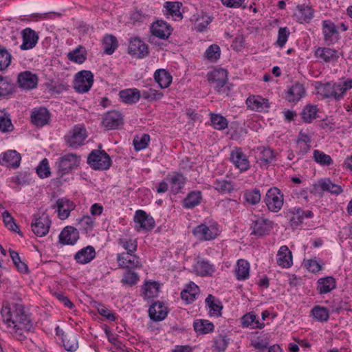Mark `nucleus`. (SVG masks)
Masks as SVG:
<instances>
[{
	"label": "nucleus",
	"mask_w": 352,
	"mask_h": 352,
	"mask_svg": "<svg viewBox=\"0 0 352 352\" xmlns=\"http://www.w3.org/2000/svg\"><path fill=\"white\" fill-rule=\"evenodd\" d=\"M291 226L297 227L302 223L305 218H311L314 213L311 210H304L300 208H293L289 210Z\"/></svg>",
	"instance_id": "4be33fe9"
},
{
	"label": "nucleus",
	"mask_w": 352,
	"mask_h": 352,
	"mask_svg": "<svg viewBox=\"0 0 352 352\" xmlns=\"http://www.w3.org/2000/svg\"><path fill=\"white\" fill-rule=\"evenodd\" d=\"M205 301L210 308V315L215 316H221V311L223 307L220 305V303L217 304L214 302V297L212 295L209 294Z\"/></svg>",
	"instance_id": "13d9d810"
},
{
	"label": "nucleus",
	"mask_w": 352,
	"mask_h": 352,
	"mask_svg": "<svg viewBox=\"0 0 352 352\" xmlns=\"http://www.w3.org/2000/svg\"><path fill=\"white\" fill-rule=\"evenodd\" d=\"M230 160L241 172L247 171L250 168V161L240 147L235 148L231 151Z\"/></svg>",
	"instance_id": "9d476101"
},
{
	"label": "nucleus",
	"mask_w": 352,
	"mask_h": 352,
	"mask_svg": "<svg viewBox=\"0 0 352 352\" xmlns=\"http://www.w3.org/2000/svg\"><path fill=\"white\" fill-rule=\"evenodd\" d=\"M12 55L4 48H0V71L8 68L11 63Z\"/></svg>",
	"instance_id": "0e129e2a"
},
{
	"label": "nucleus",
	"mask_w": 352,
	"mask_h": 352,
	"mask_svg": "<svg viewBox=\"0 0 352 352\" xmlns=\"http://www.w3.org/2000/svg\"><path fill=\"white\" fill-rule=\"evenodd\" d=\"M332 85L333 83L331 82H318L316 86V89H317L318 94L321 95L323 98H331L333 95L332 92Z\"/></svg>",
	"instance_id": "052dcab7"
},
{
	"label": "nucleus",
	"mask_w": 352,
	"mask_h": 352,
	"mask_svg": "<svg viewBox=\"0 0 352 352\" xmlns=\"http://www.w3.org/2000/svg\"><path fill=\"white\" fill-rule=\"evenodd\" d=\"M38 82V76L30 71L22 72L17 76V84L20 88L24 90H31L36 88Z\"/></svg>",
	"instance_id": "9b49d317"
},
{
	"label": "nucleus",
	"mask_w": 352,
	"mask_h": 352,
	"mask_svg": "<svg viewBox=\"0 0 352 352\" xmlns=\"http://www.w3.org/2000/svg\"><path fill=\"white\" fill-rule=\"evenodd\" d=\"M305 94L304 85L300 82H295L285 91V98L289 102L296 103L305 96Z\"/></svg>",
	"instance_id": "a211bd4d"
},
{
	"label": "nucleus",
	"mask_w": 352,
	"mask_h": 352,
	"mask_svg": "<svg viewBox=\"0 0 352 352\" xmlns=\"http://www.w3.org/2000/svg\"><path fill=\"white\" fill-rule=\"evenodd\" d=\"M67 58L74 63L82 64L87 60V50L83 46L79 45L67 54Z\"/></svg>",
	"instance_id": "a19ab883"
},
{
	"label": "nucleus",
	"mask_w": 352,
	"mask_h": 352,
	"mask_svg": "<svg viewBox=\"0 0 352 352\" xmlns=\"http://www.w3.org/2000/svg\"><path fill=\"white\" fill-rule=\"evenodd\" d=\"M315 320L318 322H326L329 318V311L327 308L319 305L313 307L311 311Z\"/></svg>",
	"instance_id": "8fccbe9b"
},
{
	"label": "nucleus",
	"mask_w": 352,
	"mask_h": 352,
	"mask_svg": "<svg viewBox=\"0 0 352 352\" xmlns=\"http://www.w3.org/2000/svg\"><path fill=\"white\" fill-rule=\"evenodd\" d=\"M182 3L179 1H166L164 4V8L166 9V14L171 16L174 20H182L183 18L182 13L180 8Z\"/></svg>",
	"instance_id": "4c0bfd02"
},
{
	"label": "nucleus",
	"mask_w": 352,
	"mask_h": 352,
	"mask_svg": "<svg viewBox=\"0 0 352 352\" xmlns=\"http://www.w3.org/2000/svg\"><path fill=\"white\" fill-rule=\"evenodd\" d=\"M250 276V263L245 259H239L235 268V276L238 280H244Z\"/></svg>",
	"instance_id": "ea45409f"
},
{
	"label": "nucleus",
	"mask_w": 352,
	"mask_h": 352,
	"mask_svg": "<svg viewBox=\"0 0 352 352\" xmlns=\"http://www.w3.org/2000/svg\"><path fill=\"white\" fill-rule=\"evenodd\" d=\"M314 160L321 166H329L333 164V160L330 155L319 150H314L313 153Z\"/></svg>",
	"instance_id": "603ef678"
},
{
	"label": "nucleus",
	"mask_w": 352,
	"mask_h": 352,
	"mask_svg": "<svg viewBox=\"0 0 352 352\" xmlns=\"http://www.w3.org/2000/svg\"><path fill=\"white\" fill-rule=\"evenodd\" d=\"M80 162V156L74 153H68L58 158L56 164L61 175L69 173L77 168Z\"/></svg>",
	"instance_id": "20e7f679"
},
{
	"label": "nucleus",
	"mask_w": 352,
	"mask_h": 352,
	"mask_svg": "<svg viewBox=\"0 0 352 352\" xmlns=\"http://www.w3.org/2000/svg\"><path fill=\"white\" fill-rule=\"evenodd\" d=\"M138 280L139 277L138 274L129 269L124 272L121 282L123 284L132 286L135 285Z\"/></svg>",
	"instance_id": "774afa93"
},
{
	"label": "nucleus",
	"mask_w": 352,
	"mask_h": 352,
	"mask_svg": "<svg viewBox=\"0 0 352 352\" xmlns=\"http://www.w3.org/2000/svg\"><path fill=\"white\" fill-rule=\"evenodd\" d=\"M2 218L6 227L12 231L21 233L19 227L16 224L14 219L8 210L2 212Z\"/></svg>",
	"instance_id": "5fc2aeb1"
},
{
	"label": "nucleus",
	"mask_w": 352,
	"mask_h": 352,
	"mask_svg": "<svg viewBox=\"0 0 352 352\" xmlns=\"http://www.w3.org/2000/svg\"><path fill=\"white\" fill-rule=\"evenodd\" d=\"M154 79L162 89L167 88L172 82V76L164 69H157L154 73Z\"/></svg>",
	"instance_id": "e433bc0d"
},
{
	"label": "nucleus",
	"mask_w": 352,
	"mask_h": 352,
	"mask_svg": "<svg viewBox=\"0 0 352 352\" xmlns=\"http://www.w3.org/2000/svg\"><path fill=\"white\" fill-rule=\"evenodd\" d=\"M95 219L90 216H84L78 220V225L80 229L88 233L93 230Z\"/></svg>",
	"instance_id": "680f3d73"
},
{
	"label": "nucleus",
	"mask_w": 352,
	"mask_h": 352,
	"mask_svg": "<svg viewBox=\"0 0 352 352\" xmlns=\"http://www.w3.org/2000/svg\"><path fill=\"white\" fill-rule=\"evenodd\" d=\"M150 318L153 321H161L167 316L166 307L162 302H155L148 309Z\"/></svg>",
	"instance_id": "c756f323"
},
{
	"label": "nucleus",
	"mask_w": 352,
	"mask_h": 352,
	"mask_svg": "<svg viewBox=\"0 0 352 352\" xmlns=\"http://www.w3.org/2000/svg\"><path fill=\"white\" fill-rule=\"evenodd\" d=\"M142 289L144 291V296L146 298L154 297L158 292V287L155 282H146Z\"/></svg>",
	"instance_id": "338daca9"
},
{
	"label": "nucleus",
	"mask_w": 352,
	"mask_h": 352,
	"mask_svg": "<svg viewBox=\"0 0 352 352\" xmlns=\"http://www.w3.org/2000/svg\"><path fill=\"white\" fill-rule=\"evenodd\" d=\"M15 85L8 77L0 76V97H5L14 91Z\"/></svg>",
	"instance_id": "09e8293b"
},
{
	"label": "nucleus",
	"mask_w": 352,
	"mask_h": 352,
	"mask_svg": "<svg viewBox=\"0 0 352 352\" xmlns=\"http://www.w3.org/2000/svg\"><path fill=\"white\" fill-rule=\"evenodd\" d=\"M248 107L252 111L268 112L270 107L268 99L259 96H252L246 100Z\"/></svg>",
	"instance_id": "f3484780"
},
{
	"label": "nucleus",
	"mask_w": 352,
	"mask_h": 352,
	"mask_svg": "<svg viewBox=\"0 0 352 352\" xmlns=\"http://www.w3.org/2000/svg\"><path fill=\"white\" fill-rule=\"evenodd\" d=\"M63 343L65 350L69 352H74L78 348V340L76 336H65L63 338Z\"/></svg>",
	"instance_id": "6e6d98bb"
},
{
	"label": "nucleus",
	"mask_w": 352,
	"mask_h": 352,
	"mask_svg": "<svg viewBox=\"0 0 352 352\" xmlns=\"http://www.w3.org/2000/svg\"><path fill=\"white\" fill-rule=\"evenodd\" d=\"M252 234L263 236L268 234L273 228V223L269 219L258 218L252 223Z\"/></svg>",
	"instance_id": "dca6fc26"
},
{
	"label": "nucleus",
	"mask_w": 352,
	"mask_h": 352,
	"mask_svg": "<svg viewBox=\"0 0 352 352\" xmlns=\"http://www.w3.org/2000/svg\"><path fill=\"white\" fill-rule=\"evenodd\" d=\"M21 157L15 150L7 151L0 155V164L10 167L12 168H16L19 166Z\"/></svg>",
	"instance_id": "412c9836"
},
{
	"label": "nucleus",
	"mask_w": 352,
	"mask_h": 352,
	"mask_svg": "<svg viewBox=\"0 0 352 352\" xmlns=\"http://www.w3.org/2000/svg\"><path fill=\"white\" fill-rule=\"evenodd\" d=\"M208 80L212 84L217 91L228 94L223 89L228 80V72L225 69H215L207 75Z\"/></svg>",
	"instance_id": "6e6552de"
},
{
	"label": "nucleus",
	"mask_w": 352,
	"mask_h": 352,
	"mask_svg": "<svg viewBox=\"0 0 352 352\" xmlns=\"http://www.w3.org/2000/svg\"><path fill=\"white\" fill-rule=\"evenodd\" d=\"M50 119V114L45 107L34 109L31 114L32 123L36 126H43L48 123Z\"/></svg>",
	"instance_id": "cd10ccee"
},
{
	"label": "nucleus",
	"mask_w": 352,
	"mask_h": 352,
	"mask_svg": "<svg viewBox=\"0 0 352 352\" xmlns=\"http://www.w3.org/2000/svg\"><path fill=\"white\" fill-rule=\"evenodd\" d=\"M318 109L317 106L307 104L304 107L301 112V119L303 122L311 123L316 118Z\"/></svg>",
	"instance_id": "c03bdc74"
},
{
	"label": "nucleus",
	"mask_w": 352,
	"mask_h": 352,
	"mask_svg": "<svg viewBox=\"0 0 352 352\" xmlns=\"http://www.w3.org/2000/svg\"><path fill=\"white\" fill-rule=\"evenodd\" d=\"M78 239V231L73 226H66L59 234V242L64 245H74Z\"/></svg>",
	"instance_id": "5701e85b"
},
{
	"label": "nucleus",
	"mask_w": 352,
	"mask_h": 352,
	"mask_svg": "<svg viewBox=\"0 0 352 352\" xmlns=\"http://www.w3.org/2000/svg\"><path fill=\"white\" fill-rule=\"evenodd\" d=\"M264 202L269 210L277 212L280 210L283 206V194L277 187H272L267 191Z\"/></svg>",
	"instance_id": "7ed1b4c3"
},
{
	"label": "nucleus",
	"mask_w": 352,
	"mask_h": 352,
	"mask_svg": "<svg viewBox=\"0 0 352 352\" xmlns=\"http://www.w3.org/2000/svg\"><path fill=\"white\" fill-rule=\"evenodd\" d=\"M94 83V74L91 71L82 70L75 76L74 89L78 93L88 92Z\"/></svg>",
	"instance_id": "423d86ee"
},
{
	"label": "nucleus",
	"mask_w": 352,
	"mask_h": 352,
	"mask_svg": "<svg viewBox=\"0 0 352 352\" xmlns=\"http://www.w3.org/2000/svg\"><path fill=\"white\" fill-rule=\"evenodd\" d=\"M324 41L327 45L335 44L339 39V32L336 24L331 20H324L322 23Z\"/></svg>",
	"instance_id": "1a4fd4ad"
},
{
	"label": "nucleus",
	"mask_w": 352,
	"mask_h": 352,
	"mask_svg": "<svg viewBox=\"0 0 352 352\" xmlns=\"http://www.w3.org/2000/svg\"><path fill=\"white\" fill-rule=\"evenodd\" d=\"M124 123L122 114L117 111L107 113L102 119V125L108 130L116 129Z\"/></svg>",
	"instance_id": "aec40b11"
},
{
	"label": "nucleus",
	"mask_w": 352,
	"mask_h": 352,
	"mask_svg": "<svg viewBox=\"0 0 352 352\" xmlns=\"http://www.w3.org/2000/svg\"><path fill=\"white\" fill-rule=\"evenodd\" d=\"M243 197L245 200L252 205L259 203L261 198L260 190L257 188L247 190L245 192Z\"/></svg>",
	"instance_id": "4d7b16f0"
},
{
	"label": "nucleus",
	"mask_w": 352,
	"mask_h": 352,
	"mask_svg": "<svg viewBox=\"0 0 352 352\" xmlns=\"http://www.w3.org/2000/svg\"><path fill=\"white\" fill-rule=\"evenodd\" d=\"M142 96L144 99L153 102L161 100L164 94L162 92L158 91L153 88H148L142 91Z\"/></svg>",
	"instance_id": "864d4df0"
},
{
	"label": "nucleus",
	"mask_w": 352,
	"mask_h": 352,
	"mask_svg": "<svg viewBox=\"0 0 352 352\" xmlns=\"http://www.w3.org/2000/svg\"><path fill=\"white\" fill-rule=\"evenodd\" d=\"M56 207L58 212V217L61 220L67 219L70 214L71 211L74 210L76 206L73 201L60 198L56 201Z\"/></svg>",
	"instance_id": "393cba45"
},
{
	"label": "nucleus",
	"mask_w": 352,
	"mask_h": 352,
	"mask_svg": "<svg viewBox=\"0 0 352 352\" xmlns=\"http://www.w3.org/2000/svg\"><path fill=\"white\" fill-rule=\"evenodd\" d=\"M14 126L12 124L10 115L5 110H0V131L2 133L13 131Z\"/></svg>",
	"instance_id": "49530a36"
},
{
	"label": "nucleus",
	"mask_w": 352,
	"mask_h": 352,
	"mask_svg": "<svg viewBox=\"0 0 352 352\" xmlns=\"http://www.w3.org/2000/svg\"><path fill=\"white\" fill-rule=\"evenodd\" d=\"M152 34L160 39H167L173 32L170 25L163 20H157L151 26Z\"/></svg>",
	"instance_id": "4468645a"
},
{
	"label": "nucleus",
	"mask_w": 352,
	"mask_h": 352,
	"mask_svg": "<svg viewBox=\"0 0 352 352\" xmlns=\"http://www.w3.org/2000/svg\"><path fill=\"white\" fill-rule=\"evenodd\" d=\"M86 138L87 132L85 127L76 125L68 132L64 139L69 147L77 148L84 144Z\"/></svg>",
	"instance_id": "0eeeda50"
},
{
	"label": "nucleus",
	"mask_w": 352,
	"mask_h": 352,
	"mask_svg": "<svg viewBox=\"0 0 352 352\" xmlns=\"http://www.w3.org/2000/svg\"><path fill=\"white\" fill-rule=\"evenodd\" d=\"M241 325L243 328L262 329L265 327L263 322H261L256 318V315L251 311L245 314L241 318Z\"/></svg>",
	"instance_id": "2f4dec72"
},
{
	"label": "nucleus",
	"mask_w": 352,
	"mask_h": 352,
	"mask_svg": "<svg viewBox=\"0 0 352 352\" xmlns=\"http://www.w3.org/2000/svg\"><path fill=\"white\" fill-rule=\"evenodd\" d=\"M340 54L338 50L327 47H319L315 51V56L326 63L337 62Z\"/></svg>",
	"instance_id": "ddd939ff"
},
{
	"label": "nucleus",
	"mask_w": 352,
	"mask_h": 352,
	"mask_svg": "<svg viewBox=\"0 0 352 352\" xmlns=\"http://www.w3.org/2000/svg\"><path fill=\"white\" fill-rule=\"evenodd\" d=\"M276 263L283 268H289L292 265V254L287 245H283L279 248Z\"/></svg>",
	"instance_id": "c85d7f7f"
},
{
	"label": "nucleus",
	"mask_w": 352,
	"mask_h": 352,
	"mask_svg": "<svg viewBox=\"0 0 352 352\" xmlns=\"http://www.w3.org/2000/svg\"><path fill=\"white\" fill-rule=\"evenodd\" d=\"M336 287V279L332 276L319 278L317 281V290L320 294L329 293Z\"/></svg>",
	"instance_id": "c9c22d12"
},
{
	"label": "nucleus",
	"mask_w": 352,
	"mask_h": 352,
	"mask_svg": "<svg viewBox=\"0 0 352 352\" xmlns=\"http://www.w3.org/2000/svg\"><path fill=\"white\" fill-rule=\"evenodd\" d=\"M117 261L121 268L131 269L140 266L139 258L133 253L118 254Z\"/></svg>",
	"instance_id": "b1692460"
},
{
	"label": "nucleus",
	"mask_w": 352,
	"mask_h": 352,
	"mask_svg": "<svg viewBox=\"0 0 352 352\" xmlns=\"http://www.w3.org/2000/svg\"><path fill=\"white\" fill-rule=\"evenodd\" d=\"M118 244L127 251L126 253H133L138 248L137 241L131 239H120Z\"/></svg>",
	"instance_id": "69168bd1"
},
{
	"label": "nucleus",
	"mask_w": 352,
	"mask_h": 352,
	"mask_svg": "<svg viewBox=\"0 0 352 352\" xmlns=\"http://www.w3.org/2000/svg\"><path fill=\"white\" fill-rule=\"evenodd\" d=\"M194 330L198 334H207L213 332L214 325L207 320H196L193 323Z\"/></svg>",
	"instance_id": "37998d69"
},
{
	"label": "nucleus",
	"mask_w": 352,
	"mask_h": 352,
	"mask_svg": "<svg viewBox=\"0 0 352 352\" xmlns=\"http://www.w3.org/2000/svg\"><path fill=\"white\" fill-rule=\"evenodd\" d=\"M134 221L140 225V228L146 230H151L155 227L154 219L142 210L135 213Z\"/></svg>",
	"instance_id": "a878e982"
},
{
	"label": "nucleus",
	"mask_w": 352,
	"mask_h": 352,
	"mask_svg": "<svg viewBox=\"0 0 352 352\" xmlns=\"http://www.w3.org/2000/svg\"><path fill=\"white\" fill-rule=\"evenodd\" d=\"M3 321L11 328L10 333L18 340H23L28 333L33 328V324L28 314H25L24 307L20 304H13L12 306H3L1 310Z\"/></svg>",
	"instance_id": "f257e3e1"
},
{
	"label": "nucleus",
	"mask_w": 352,
	"mask_h": 352,
	"mask_svg": "<svg viewBox=\"0 0 352 352\" xmlns=\"http://www.w3.org/2000/svg\"><path fill=\"white\" fill-rule=\"evenodd\" d=\"M166 179L169 182L171 192L173 194H177L183 188L186 181V177L182 174L178 173L168 175Z\"/></svg>",
	"instance_id": "473e14b6"
},
{
	"label": "nucleus",
	"mask_w": 352,
	"mask_h": 352,
	"mask_svg": "<svg viewBox=\"0 0 352 352\" xmlns=\"http://www.w3.org/2000/svg\"><path fill=\"white\" fill-rule=\"evenodd\" d=\"M87 163L95 170H107L111 166V160L104 151L94 150L87 157Z\"/></svg>",
	"instance_id": "f03ea898"
},
{
	"label": "nucleus",
	"mask_w": 352,
	"mask_h": 352,
	"mask_svg": "<svg viewBox=\"0 0 352 352\" xmlns=\"http://www.w3.org/2000/svg\"><path fill=\"white\" fill-rule=\"evenodd\" d=\"M104 52L109 55L112 54L118 47V41L113 35H107L103 38Z\"/></svg>",
	"instance_id": "3c124183"
},
{
	"label": "nucleus",
	"mask_w": 352,
	"mask_h": 352,
	"mask_svg": "<svg viewBox=\"0 0 352 352\" xmlns=\"http://www.w3.org/2000/svg\"><path fill=\"white\" fill-rule=\"evenodd\" d=\"M228 345V339L226 336L219 335L214 340V344L212 345L213 351L223 352L226 350Z\"/></svg>",
	"instance_id": "bf43d9fd"
},
{
	"label": "nucleus",
	"mask_w": 352,
	"mask_h": 352,
	"mask_svg": "<svg viewBox=\"0 0 352 352\" xmlns=\"http://www.w3.org/2000/svg\"><path fill=\"white\" fill-rule=\"evenodd\" d=\"M318 185L322 191H327L333 195H338L342 192V187L338 184H333L329 179L319 180Z\"/></svg>",
	"instance_id": "a18cd8bd"
},
{
	"label": "nucleus",
	"mask_w": 352,
	"mask_h": 352,
	"mask_svg": "<svg viewBox=\"0 0 352 352\" xmlns=\"http://www.w3.org/2000/svg\"><path fill=\"white\" fill-rule=\"evenodd\" d=\"M51 221L48 216L43 214L31 224L32 232L38 236H45L50 230Z\"/></svg>",
	"instance_id": "6ab92c4d"
},
{
	"label": "nucleus",
	"mask_w": 352,
	"mask_h": 352,
	"mask_svg": "<svg viewBox=\"0 0 352 352\" xmlns=\"http://www.w3.org/2000/svg\"><path fill=\"white\" fill-rule=\"evenodd\" d=\"M96 256V252L92 246H87L78 251L74 256L76 261L80 264L89 263Z\"/></svg>",
	"instance_id": "58836bf2"
},
{
	"label": "nucleus",
	"mask_w": 352,
	"mask_h": 352,
	"mask_svg": "<svg viewBox=\"0 0 352 352\" xmlns=\"http://www.w3.org/2000/svg\"><path fill=\"white\" fill-rule=\"evenodd\" d=\"M199 287L194 283H189L181 292V298L187 303H190L195 300L196 295L199 293Z\"/></svg>",
	"instance_id": "79ce46f5"
},
{
	"label": "nucleus",
	"mask_w": 352,
	"mask_h": 352,
	"mask_svg": "<svg viewBox=\"0 0 352 352\" xmlns=\"http://www.w3.org/2000/svg\"><path fill=\"white\" fill-rule=\"evenodd\" d=\"M211 122L213 127L217 130H223L228 126V121L221 115L212 114Z\"/></svg>",
	"instance_id": "e2e57ef3"
},
{
	"label": "nucleus",
	"mask_w": 352,
	"mask_h": 352,
	"mask_svg": "<svg viewBox=\"0 0 352 352\" xmlns=\"http://www.w3.org/2000/svg\"><path fill=\"white\" fill-rule=\"evenodd\" d=\"M128 52L138 58H143L148 56V48L145 43L139 38L135 37L129 41Z\"/></svg>",
	"instance_id": "f8f14e48"
},
{
	"label": "nucleus",
	"mask_w": 352,
	"mask_h": 352,
	"mask_svg": "<svg viewBox=\"0 0 352 352\" xmlns=\"http://www.w3.org/2000/svg\"><path fill=\"white\" fill-rule=\"evenodd\" d=\"M220 231L217 223L207 226L201 223L192 230L193 235L199 241H210L216 239L219 235Z\"/></svg>",
	"instance_id": "39448f33"
},
{
	"label": "nucleus",
	"mask_w": 352,
	"mask_h": 352,
	"mask_svg": "<svg viewBox=\"0 0 352 352\" xmlns=\"http://www.w3.org/2000/svg\"><path fill=\"white\" fill-rule=\"evenodd\" d=\"M201 193L199 191L190 192L183 201V206L186 208H193L199 204L201 200Z\"/></svg>",
	"instance_id": "de8ad7c7"
},
{
	"label": "nucleus",
	"mask_w": 352,
	"mask_h": 352,
	"mask_svg": "<svg viewBox=\"0 0 352 352\" xmlns=\"http://www.w3.org/2000/svg\"><path fill=\"white\" fill-rule=\"evenodd\" d=\"M297 12L295 16L297 18V21L302 23H309L314 17V10L309 6L305 4L298 5Z\"/></svg>",
	"instance_id": "72a5a7b5"
},
{
	"label": "nucleus",
	"mask_w": 352,
	"mask_h": 352,
	"mask_svg": "<svg viewBox=\"0 0 352 352\" xmlns=\"http://www.w3.org/2000/svg\"><path fill=\"white\" fill-rule=\"evenodd\" d=\"M23 43L21 49L28 50L33 48L37 43L38 40V34L31 28H25L22 31Z\"/></svg>",
	"instance_id": "bb28decb"
},
{
	"label": "nucleus",
	"mask_w": 352,
	"mask_h": 352,
	"mask_svg": "<svg viewBox=\"0 0 352 352\" xmlns=\"http://www.w3.org/2000/svg\"><path fill=\"white\" fill-rule=\"evenodd\" d=\"M121 101L127 104L137 103L140 97L141 93L136 88L125 89L121 90L119 93Z\"/></svg>",
	"instance_id": "7c9ffc66"
},
{
	"label": "nucleus",
	"mask_w": 352,
	"mask_h": 352,
	"mask_svg": "<svg viewBox=\"0 0 352 352\" xmlns=\"http://www.w3.org/2000/svg\"><path fill=\"white\" fill-rule=\"evenodd\" d=\"M255 153L256 162L261 167H267L275 158L274 150L269 147L258 146Z\"/></svg>",
	"instance_id": "2eb2a0df"
},
{
	"label": "nucleus",
	"mask_w": 352,
	"mask_h": 352,
	"mask_svg": "<svg viewBox=\"0 0 352 352\" xmlns=\"http://www.w3.org/2000/svg\"><path fill=\"white\" fill-rule=\"evenodd\" d=\"M193 271L200 276H212L214 272V267L207 261L199 260L194 265Z\"/></svg>",
	"instance_id": "f704fd0d"
}]
</instances>
